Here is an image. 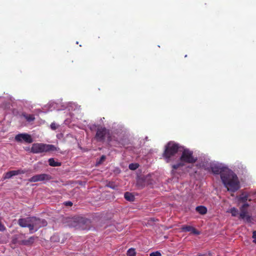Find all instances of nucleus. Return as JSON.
<instances>
[{
    "label": "nucleus",
    "mask_w": 256,
    "mask_h": 256,
    "mask_svg": "<svg viewBox=\"0 0 256 256\" xmlns=\"http://www.w3.org/2000/svg\"><path fill=\"white\" fill-rule=\"evenodd\" d=\"M37 238V237L32 236H30L28 239V240H24V241H23V242L22 243V245L24 246H30L32 244L34 240Z\"/></svg>",
    "instance_id": "obj_14"
},
{
    "label": "nucleus",
    "mask_w": 256,
    "mask_h": 256,
    "mask_svg": "<svg viewBox=\"0 0 256 256\" xmlns=\"http://www.w3.org/2000/svg\"><path fill=\"white\" fill-rule=\"evenodd\" d=\"M56 147L52 144H44L42 143L34 144L31 148V152L34 154H39L54 151Z\"/></svg>",
    "instance_id": "obj_4"
},
{
    "label": "nucleus",
    "mask_w": 256,
    "mask_h": 256,
    "mask_svg": "<svg viewBox=\"0 0 256 256\" xmlns=\"http://www.w3.org/2000/svg\"><path fill=\"white\" fill-rule=\"evenodd\" d=\"M47 225V222L45 220L40 219L36 217H31V225L30 233H33L37 231L40 228Z\"/></svg>",
    "instance_id": "obj_6"
},
{
    "label": "nucleus",
    "mask_w": 256,
    "mask_h": 256,
    "mask_svg": "<svg viewBox=\"0 0 256 256\" xmlns=\"http://www.w3.org/2000/svg\"><path fill=\"white\" fill-rule=\"evenodd\" d=\"M138 167V164H131L129 165V168L132 170H135Z\"/></svg>",
    "instance_id": "obj_24"
},
{
    "label": "nucleus",
    "mask_w": 256,
    "mask_h": 256,
    "mask_svg": "<svg viewBox=\"0 0 256 256\" xmlns=\"http://www.w3.org/2000/svg\"><path fill=\"white\" fill-rule=\"evenodd\" d=\"M182 154L180 156L181 162L187 164H194L197 160V158L193 156V152L183 146L182 149Z\"/></svg>",
    "instance_id": "obj_5"
},
{
    "label": "nucleus",
    "mask_w": 256,
    "mask_h": 256,
    "mask_svg": "<svg viewBox=\"0 0 256 256\" xmlns=\"http://www.w3.org/2000/svg\"><path fill=\"white\" fill-rule=\"evenodd\" d=\"M198 256H206L205 254H200Z\"/></svg>",
    "instance_id": "obj_30"
},
{
    "label": "nucleus",
    "mask_w": 256,
    "mask_h": 256,
    "mask_svg": "<svg viewBox=\"0 0 256 256\" xmlns=\"http://www.w3.org/2000/svg\"><path fill=\"white\" fill-rule=\"evenodd\" d=\"M252 238L254 239L256 238V231H254L252 232Z\"/></svg>",
    "instance_id": "obj_29"
},
{
    "label": "nucleus",
    "mask_w": 256,
    "mask_h": 256,
    "mask_svg": "<svg viewBox=\"0 0 256 256\" xmlns=\"http://www.w3.org/2000/svg\"><path fill=\"white\" fill-rule=\"evenodd\" d=\"M16 141L22 142H24L26 143L30 144L33 142L30 135L28 134H20L16 136L14 138Z\"/></svg>",
    "instance_id": "obj_9"
},
{
    "label": "nucleus",
    "mask_w": 256,
    "mask_h": 256,
    "mask_svg": "<svg viewBox=\"0 0 256 256\" xmlns=\"http://www.w3.org/2000/svg\"><path fill=\"white\" fill-rule=\"evenodd\" d=\"M116 141V144H114V146L118 147V148H122V146H124L125 145V144L123 142V140L122 141Z\"/></svg>",
    "instance_id": "obj_22"
},
{
    "label": "nucleus",
    "mask_w": 256,
    "mask_h": 256,
    "mask_svg": "<svg viewBox=\"0 0 256 256\" xmlns=\"http://www.w3.org/2000/svg\"><path fill=\"white\" fill-rule=\"evenodd\" d=\"M150 256H162V254L160 252L156 251L150 253Z\"/></svg>",
    "instance_id": "obj_26"
},
{
    "label": "nucleus",
    "mask_w": 256,
    "mask_h": 256,
    "mask_svg": "<svg viewBox=\"0 0 256 256\" xmlns=\"http://www.w3.org/2000/svg\"><path fill=\"white\" fill-rule=\"evenodd\" d=\"M196 210L201 214H205L207 212V208L204 206H200L196 207Z\"/></svg>",
    "instance_id": "obj_16"
},
{
    "label": "nucleus",
    "mask_w": 256,
    "mask_h": 256,
    "mask_svg": "<svg viewBox=\"0 0 256 256\" xmlns=\"http://www.w3.org/2000/svg\"><path fill=\"white\" fill-rule=\"evenodd\" d=\"M248 196V194H243L238 198V200L244 204L246 203Z\"/></svg>",
    "instance_id": "obj_19"
},
{
    "label": "nucleus",
    "mask_w": 256,
    "mask_h": 256,
    "mask_svg": "<svg viewBox=\"0 0 256 256\" xmlns=\"http://www.w3.org/2000/svg\"><path fill=\"white\" fill-rule=\"evenodd\" d=\"M127 256H136V252L135 249L130 248L127 251Z\"/></svg>",
    "instance_id": "obj_23"
},
{
    "label": "nucleus",
    "mask_w": 256,
    "mask_h": 256,
    "mask_svg": "<svg viewBox=\"0 0 256 256\" xmlns=\"http://www.w3.org/2000/svg\"><path fill=\"white\" fill-rule=\"evenodd\" d=\"M48 163L51 166H59L62 165L61 162H56L54 158H50L48 160Z\"/></svg>",
    "instance_id": "obj_17"
},
{
    "label": "nucleus",
    "mask_w": 256,
    "mask_h": 256,
    "mask_svg": "<svg viewBox=\"0 0 256 256\" xmlns=\"http://www.w3.org/2000/svg\"><path fill=\"white\" fill-rule=\"evenodd\" d=\"M94 138L98 142H104L106 140L108 142H110L112 140L110 130L104 126L97 128Z\"/></svg>",
    "instance_id": "obj_3"
},
{
    "label": "nucleus",
    "mask_w": 256,
    "mask_h": 256,
    "mask_svg": "<svg viewBox=\"0 0 256 256\" xmlns=\"http://www.w3.org/2000/svg\"><path fill=\"white\" fill-rule=\"evenodd\" d=\"M24 171L20 170L9 171L4 174V180L9 179L13 176H16L21 174H24Z\"/></svg>",
    "instance_id": "obj_12"
},
{
    "label": "nucleus",
    "mask_w": 256,
    "mask_h": 256,
    "mask_svg": "<svg viewBox=\"0 0 256 256\" xmlns=\"http://www.w3.org/2000/svg\"><path fill=\"white\" fill-rule=\"evenodd\" d=\"M24 234H20L14 235L12 239V242L14 244H18L20 245H22V243L24 241Z\"/></svg>",
    "instance_id": "obj_11"
},
{
    "label": "nucleus",
    "mask_w": 256,
    "mask_h": 256,
    "mask_svg": "<svg viewBox=\"0 0 256 256\" xmlns=\"http://www.w3.org/2000/svg\"><path fill=\"white\" fill-rule=\"evenodd\" d=\"M183 146L174 141L169 142L166 146L162 154V156L166 162L171 161L172 158L174 156L177 152H181Z\"/></svg>",
    "instance_id": "obj_2"
},
{
    "label": "nucleus",
    "mask_w": 256,
    "mask_h": 256,
    "mask_svg": "<svg viewBox=\"0 0 256 256\" xmlns=\"http://www.w3.org/2000/svg\"><path fill=\"white\" fill-rule=\"evenodd\" d=\"M238 210L236 208H232L230 210V212L233 216H236L238 214Z\"/></svg>",
    "instance_id": "obj_21"
},
{
    "label": "nucleus",
    "mask_w": 256,
    "mask_h": 256,
    "mask_svg": "<svg viewBox=\"0 0 256 256\" xmlns=\"http://www.w3.org/2000/svg\"><path fill=\"white\" fill-rule=\"evenodd\" d=\"M50 128L52 130H55L58 128V126L55 123H52L50 124Z\"/></svg>",
    "instance_id": "obj_27"
},
{
    "label": "nucleus",
    "mask_w": 256,
    "mask_h": 256,
    "mask_svg": "<svg viewBox=\"0 0 256 256\" xmlns=\"http://www.w3.org/2000/svg\"><path fill=\"white\" fill-rule=\"evenodd\" d=\"M64 204L66 206H72V202L70 201L66 202Z\"/></svg>",
    "instance_id": "obj_28"
},
{
    "label": "nucleus",
    "mask_w": 256,
    "mask_h": 256,
    "mask_svg": "<svg viewBox=\"0 0 256 256\" xmlns=\"http://www.w3.org/2000/svg\"><path fill=\"white\" fill-rule=\"evenodd\" d=\"M52 177L50 175L46 174H36L28 179V181L31 182H42L44 180H49Z\"/></svg>",
    "instance_id": "obj_8"
},
{
    "label": "nucleus",
    "mask_w": 256,
    "mask_h": 256,
    "mask_svg": "<svg viewBox=\"0 0 256 256\" xmlns=\"http://www.w3.org/2000/svg\"><path fill=\"white\" fill-rule=\"evenodd\" d=\"M124 197L126 200L130 202H132L134 200V196L129 192H125Z\"/></svg>",
    "instance_id": "obj_18"
},
{
    "label": "nucleus",
    "mask_w": 256,
    "mask_h": 256,
    "mask_svg": "<svg viewBox=\"0 0 256 256\" xmlns=\"http://www.w3.org/2000/svg\"><path fill=\"white\" fill-rule=\"evenodd\" d=\"M106 159V156L104 155H102L100 159L97 162V163L98 164H101Z\"/></svg>",
    "instance_id": "obj_25"
},
{
    "label": "nucleus",
    "mask_w": 256,
    "mask_h": 256,
    "mask_svg": "<svg viewBox=\"0 0 256 256\" xmlns=\"http://www.w3.org/2000/svg\"><path fill=\"white\" fill-rule=\"evenodd\" d=\"M184 166V164L182 162H180L176 164H173L172 166V172H174V170H176L180 167H182Z\"/></svg>",
    "instance_id": "obj_20"
},
{
    "label": "nucleus",
    "mask_w": 256,
    "mask_h": 256,
    "mask_svg": "<svg viewBox=\"0 0 256 256\" xmlns=\"http://www.w3.org/2000/svg\"><path fill=\"white\" fill-rule=\"evenodd\" d=\"M181 230L183 232H191L195 234H199L200 232L195 228L190 226L184 225L181 228Z\"/></svg>",
    "instance_id": "obj_13"
},
{
    "label": "nucleus",
    "mask_w": 256,
    "mask_h": 256,
    "mask_svg": "<svg viewBox=\"0 0 256 256\" xmlns=\"http://www.w3.org/2000/svg\"><path fill=\"white\" fill-rule=\"evenodd\" d=\"M212 173L220 174L222 183L228 190L235 192L240 188V182L237 176L231 170L226 168H222L216 164L210 166Z\"/></svg>",
    "instance_id": "obj_1"
},
{
    "label": "nucleus",
    "mask_w": 256,
    "mask_h": 256,
    "mask_svg": "<svg viewBox=\"0 0 256 256\" xmlns=\"http://www.w3.org/2000/svg\"><path fill=\"white\" fill-rule=\"evenodd\" d=\"M254 243H256V239H254Z\"/></svg>",
    "instance_id": "obj_31"
},
{
    "label": "nucleus",
    "mask_w": 256,
    "mask_h": 256,
    "mask_svg": "<svg viewBox=\"0 0 256 256\" xmlns=\"http://www.w3.org/2000/svg\"><path fill=\"white\" fill-rule=\"evenodd\" d=\"M22 116L28 122H31L34 121L35 120L34 116L33 114H27L26 112H22Z\"/></svg>",
    "instance_id": "obj_15"
},
{
    "label": "nucleus",
    "mask_w": 256,
    "mask_h": 256,
    "mask_svg": "<svg viewBox=\"0 0 256 256\" xmlns=\"http://www.w3.org/2000/svg\"><path fill=\"white\" fill-rule=\"evenodd\" d=\"M249 204L245 203L242 204L240 208V218L242 220H246L247 222H249L250 221L251 216L248 214V208L249 206Z\"/></svg>",
    "instance_id": "obj_7"
},
{
    "label": "nucleus",
    "mask_w": 256,
    "mask_h": 256,
    "mask_svg": "<svg viewBox=\"0 0 256 256\" xmlns=\"http://www.w3.org/2000/svg\"><path fill=\"white\" fill-rule=\"evenodd\" d=\"M18 224L22 228H28L30 230L31 225V217L24 218H20L18 220Z\"/></svg>",
    "instance_id": "obj_10"
}]
</instances>
